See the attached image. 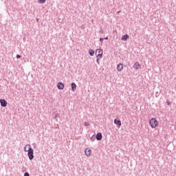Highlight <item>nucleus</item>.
Masks as SVG:
<instances>
[{"mask_svg": "<svg viewBox=\"0 0 176 176\" xmlns=\"http://www.w3.org/2000/svg\"><path fill=\"white\" fill-rule=\"evenodd\" d=\"M25 152H28V156L30 160H32L34 159V149L31 147V144H26L24 146Z\"/></svg>", "mask_w": 176, "mask_h": 176, "instance_id": "1", "label": "nucleus"}, {"mask_svg": "<svg viewBox=\"0 0 176 176\" xmlns=\"http://www.w3.org/2000/svg\"><path fill=\"white\" fill-rule=\"evenodd\" d=\"M149 124L151 129H156L157 127V120L155 118H151L149 121Z\"/></svg>", "mask_w": 176, "mask_h": 176, "instance_id": "2", "label": "nucleus"}, {"mask_svg": "<svg viewBox=\"0 0 176 176\" xmlns=\"http://www.w3.org/2000/svg\"><path fill=\"white\" fill-rule=\"evenodd\" d=\"M102 50H97L95 53L96 58H101L102 57Z\"/></svg>", "mask_w": 176, "mask_h": 176, "instance_id": "3", "label": "nucleus"}, {"mask_svg": "<svg viewBox=\"0 0 176 176\" xmlns=\"http://www.w3.org/2000/svg\"><path fill=\"white\" fill-rule=\"evenodd\" d=\"M1 107L5 108L8 105V102L5 99H0Z\"/></svg>", "mask_w": 176, "mask_h": 176, "instance_id": "4", "label": "nucleus"}, {"mask_svg": "<svg viewBox=\"0 0 176 176\" xmlns=\"http://www.w3.org/2000/svg\"><path fill=\"white\" fill-rule=\"evenodd\" d=\"M134 69H140L141 68V65L138 62H135L133 66Z\"/></svg>", "mask_w": 176, "mask_h": 176, "instance_id": "5", "label": "nucleus"}, {"mask_svg": "<svg viewBox=\"0 0 176 176\" xmlns=\"http://www.w3.org/2000/svg\"><path fill=\"white\" fill-rule=\"evenodd\" d=\"M97 141H101L102 140V133H98L96 135Z\"/></svg>", "mask_w": 176, "mask_h": 176, "instance_id": "6", "label": "nucleus"}, {"mask_svg": "<svg viewBox=\"0 0 176 176\" xmlns=\"http://www.w3.org/2000/svg\"><path fill=\"white\" fill-rule=\"evenodd\" d=\"M57 87L59 90H64V83L58 82L57 85Z\"/></svg>", "mask_w": 176, "mask_h": 176, "instance_id": "7", "label": "nucleus"}, {"mask_svg": "<svg viewBox=\"0 0 176 176\" xmlns=\"http://www.w3.org/2000/svg\"><path fill=\"white\" fill-rule=\"evenodd\" d=\"M117 70L119 72H121V71H123V65L122 63H119L118 65H117Z\"/></svg>", "mask_w": 176, "mask_h": 176, "instance_id": "8", "label": "nucleus"}, {"mask_svg": "<svg viewBox=\"0 0 176 176\" xmlns=\"http://www.w3.org/2000/svg\"><path fill=\"white\" fill-rule=\"evenodd\" d=\"M85 153L87 157L90 156L91 155V149L86 148L85 150Z\"/></svg>", "mask_w": 176, "mask_h": 176, "instance_id": "9", "label": "nucleus"}, {"mask_svg": "<svg viewBox=\"0 0 176 176\" xmlns=\"http://www.w3.org/2000/svg\"><path fill=\"white\" fill-rule=\"evenodd\" d=\"M130 38V36H129V34H125L124 35H123L121 38L122 41H127V39H129Z\"/></svg>", "mask_w": 176, "mask_h": 176, "instance_id": "10", "label": "nucleus"}, {"mask_svg": "<svg viewBox=\"0 0 176 176\" xmlns=\"http://www.w3.org/2000/svg\"><path fill=\"white\" fill-rule=\"evenodd\" d=\"M114 123L117 126H122V121H120V120L115 119L114 120Z\"/></svg>", "mask_w": 176, "mask_h": 176, "instance_id": "11", "label": "nucleus"}, {"mask_svg": "<svg viewBox=\"0 0 176 176\" xmlns=\"http://www.w3.org/2000/svg\"><path fill=\"white\" fill-rule=\"evenodd\" d=\"M72 91H75V89H76V84L75 82H72Z\"/></svg>", "mask_w": 176, "mask_h": 176, "instance_id": "12", "label": "nucleus"}, {"mask_svg": "<svg viewBox=\"0 0 176 176\" xmlns=\"http://www.w3.org/2000/svg\"><path fill=\"white\" fill-rule=\"evenodd\" d=\"M89 56H94V50H89Z\"/></svg>", "mask_w": 176, "mask_h": 176, "instance_id": "13", "label": "nucleus"}, {"mask_svg": "<svg viewBox=\"0 0 176 176\" xmlns=\"http://www.w3.org/2000/svg\"><path fill=\"white\" fill-rule=\"evenodd\" d=\"M96 135H93L91 136V141H95V140H96Z\"/></svg>", "mask_w": 176, "mask_h": 176, "instance_id": "14", "label": "nucleus"}, {"mask_svg": "<svg viewBox=\"0 0 176 176\" xmlns=\"http://www.w3.org/2000/svg\"><path fill=\"white\" fill-rule=\"evenodd\" d=\"M39 3H45L46 2V0H38Z\"/></svg>", "mask_w": 176, "mask_h": 176, "instance_id": "15", "label": "nucleus"}, {"mask_svg": "<svg viewBox=\"0 0 176 176\" xmlns=\"http://www.w3.org/2000/svg\"><path fill=\"white\" fill-rule=\"evenodd\" d=\"M159 96H160V92L159 91L155 92V97L157 98L159 97Z\"/></svg>", "mask_w": 176, "mask_h": 176, "instance_id": "16", "label": "nucleus"}, {"mask_svg": "<svg viewBox=\"0 0 176 176\" xmlns=\"http://www.w3.org/2000/svg\"><path fill=\"white\" fill-rule=\"evenodd\" d=\"M85 126H90V123L89 122H86L84 123Z\"/></svg>", "mask_w": 176, "mask_h": 176, "instance_id": "17", "label": "nucleus"}, {"mask_svg": "<svg viewBox=\"0 0 176 176\" xmlns=\"http://www.w3.org/2000/svg\"><path fill=\"white\" fill-rule=\"evenodd\" d=\"M57 118H60V114L57 113L55 115L54 119H57Z\"/></svg>", "mask_w": 176, "mask_h": 176, "instance_id": "18", "label": "nucleus"}, {"mask_svg": "<svg viewBox=\"0 0 176 176\" xmlns=\"http://www.w3.org/2000/svg\"><path fill=\"white\" fill-rule=\"evenodd\" d=\"M100 58H96V63H98V64H100Z\"/></svg>", "mask_w": 176, "mask_h": 176, "instance_id": "19", "label": "nucleus"}, {"mask_svg": "<svg viewBox=\"0 0 176 176\" xmlns=\"http://www.w3.org/2000/svg\"><path fill=\"white\" fill-rule=\"evenodd\" d=\"M16 57L17 59L21 58V55L17 54Z\"/></svg>", "mask_w": 176, "mask_h": 176, "instance_id": "20", "label": "nucleus"}, {"mask_svg": "<svg viewBox=\"0 0 176 176\" xmlns=\"http://www.w3.org/2000/svg\"><path fill=\"white\" fill-rule=\"evenodd\" d=\"M24 176H30V173H28V172H25L24 173Z\"/></svg>", "mask_w": 176, "mask_h": 176, "instance_id": "21", "label": "nucleus"}, {"mask_svg": "<svg viewBox=\"0 0 176 176\" xmlns=\"http://www.w3.org/2000/svg\"><path fill=\"white\" fill-rule=\"evenodd\" d=\"M166 102L168 105H171V102L170 100H168Z\"/></svg>", "mask_w": 176, "mask_h": 176, "instance_id": "22", "label": "nucleus"}, {"mask_svg": "<svg viewBox=\"0 0 176 176\" xmlns=\"http://www.w3.org/2000/svg\"><path fill=\"white\" fill-rule=\"evenodd\" d=\"M100 42H104V38H100Z\"/></svg>", "mask_w": 176, "mask_h": 176, "instance_id": "23", "label": "nucleus"}, {"mask_svg": "<svg viewBox=\"0 0 176 176\" xmlns=\"http://www.w3.org/2000/svg\"><path fill=\"white\" fill-rule=\"evenodd\" d=\"M121 12H122V10L118 11L117 14H119V13H120Z\"/></svg>", "mask_w": 176, "mask_h": 176, "instance_id": "24", "label": "nucleus"}, {"mask_svg": "<svg viewBox=\"0 0 176 176\" xmlns=\"http://www.w3.org/2000/svg\"><path fill=\"white\" fill-rule=\"evenodd\" d=\"M104 39H105L107 41V40H108V37H105Z\"/></svg>", "mask_w": 176, "mask_h": 176, "instance_id": "25", "label": "nucleus"}, {"mask_svg": "<svg viewBox=\"0 0 176 176\" xmlns=\"http://www.w3.org/2000/svg\"><path fill=\"white\" fill-rule=\"evenodd\" d=\"M26 151H28V147H26Z\"/></svg>", "mask_w": 176, "mask_h": 176, "instance_id": "26", "label": "nucleus"}, {"mask_svg": "<svg viewBox=\"0 0 176 176\" xmlns=\"http://www.w3.org/2000/svg\"><path fill=\"white\" fill-rule=\"evenodd\" d=\"M36 21H39V19H36Z\"/></svg>", "mask_w": 176, "mask_h": 176, "instance_id": "27", "label": "nucleus"}]
</instances>
